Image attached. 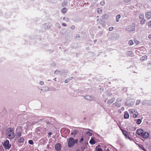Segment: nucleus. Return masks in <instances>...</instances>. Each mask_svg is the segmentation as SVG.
Masks as SVG:
<instances>
[{"instance_id": "1", "label": "nucleus", "mask_w": 151, "mask_h": 151, "mask_svg": "<svg viewBox=\"0 0 151 151\" xmlns=\"http://www.w3.org/2000/svg\"><path fill=\"white\" fill-rule=\"evenodd\" d=\"M6 134L7 138L9 139H12L15 137L14 130L12 128L8 129L6 131Z\"/></svg>"}, {"instance_id": "2", "label": "nucleus", "mask_w": 151, "mask_h": 151, "mask_svg": "<svg viewBox=\"0 0 151 151\" xmlns=\"http://www.w3.org/2000/svg\"><path fill=\"white\" fill-rule=\"evenodd\" d=\"M75 144L74 140L72 137H70L68 140V146L69 147H73Z\"/></svg>"}, {"instance_id": "3", "label": "nucleus", "mask_w": 151, "mask_h": 151, "mask_svg": "<svg viewBox=\"0 0 151 151\" xmlns=\"http://www.w3.org/2000/svg\"><path fill=\"white\" fill-rule=\"evenodd\" d=\"M3 145L4 148L9 149L11 147V145L9 144V141L6 139L4 143H2Z\"/></svg>"}, {"instance_id": "4", "label": "nucleus", "mask_w": 151, "mask_h": 151, "mask_svg": "<svg viewBox=\"0 0 151 151\" xmlns=\"http://www.w3.org/2000/svg\"><path fill=\"white\" fill-rule=\"evenodd\" d=\"M135 27L134 24H133L131 25H129L126 27V30L128 32H131L135 30Z\"/></svg>"}, {"instance_id": "5", "label": "nucleus", "mask_w": 151, "mask_h": 151, "mask_svg": "<svg viewBox=\"0 0 151 151\" xmlns=\"http://www.w3.org/2000/svg\"><path fill=\"white\" fill-rule=\"evenodd\" d=\"M61 147V145L60 143L57 144L55 146V149L57 151H60Z\"/></svg>"}, {"instance_id": "6", "label": "nucleus", "mask_w": 151, "mask_h": 151, "mask_svg": "<svg viewBox=\"0 0 151 151\" xmlns=\"http://www.w3.org/2000/svg\"><path fill=\"white\" fill-rule=\"evenodd\" d=\"M150 134L147 132H145L142 133L141 136L144 138H147L149 136Z\"/></svg>"}, {"instance_id": "7", "label": "nucleus", "mask_w": 151, "mask_h": 151, "mask_svg": "<svg viewBox=\"0 0 151 151\" xmlns=\"http://www.w3.org/2000/svg\"><path fill=\"white\" fill-rule=\"evenodd\" d=\"M143 105L147 104L149 105H151V100H145L142 102Z\"/></svg>"}, {"instance_id": "8", "label": "nucleus", "mask_w": 151, "mask_h": 151, "mask_svg": "<svg viewBox=\"0 0 151 151\" xmlns=\"http://www.w3.org/2000/svg\"><path fill=\"white\" fill-rule=\"evenodd\" d=\"M146 18L147 19H150L151 17V12H147L145 14Z\"/></svg>"}, {"instance_id": "9", "label": "nucleus", "mask_w": 151, "mask_h": 151, "mask_svg": "<svg viewBox=\"0 0 151 151\" xmlns=\"http://www.w3.org/2000/svg\"><path fill=\"white\" fill-rule=\"evenodd\" d=\"M143 130L142 129H137L136 131V133L139 135H142V133H143Z\"/></svg>"}, {"instance_id": "10", "label": "nucleus", "mask_w": 151, "mask_h": 151, "mask_svg": "<svg viewBox=\"0 0 151 151\" xmlns=\"http://www.w3.org/2000/svg\"><path fill=\"white\" fill-rule=\"evenodd\" d=\"M86 99L90 101H92L93 99V97L92 96H85Z\"/></svg>"}, {"instance_id": "11", "label": "nucleus", "mask_w": 151, "mask_h": 151, "mask_svg": "<svg viewBox=\"0 0 151 151\" xmlns=\"http://www.w3.org/2000/svg\"><path fill=\"white\" fill-rule=\"evenodd\" d=\"M122 132L123 134L125 136V137L126 138H128L130 140H132V139L131 138H130V137L128 136L127 134V132L124 130H122Z\"/></svg>"}, {"instance_id": "12", "label": "nucleus", "mask_w": 151, "mask_h": 151, "mask_svg": "<svg viewBox=\"0 0 151 151\" xmlns=\"http://www.w3.org/2000/svg\"><path fill=\"white\" fill-rule=\"evenodd\" d=\"M147 58V56L146 55H145L140 58V60L141 61H144L146 60Z\"/></svg>"}, {"instance_id": "13", "label": "nucleus", "mask_w": 151, "mask_h": 151, "mask_svg": "<svg viewBox=\"0 0 151 151\" xmlns=\"http://www.w3.org/2000/svg\"><path fill=\"white\" fill-rule=\"evenodd\" d=\"M124 117L126 119H127L129 117V114L127 112L125 111L124 112Z\"/></svg>"}, {"instance_id": "14", "label": "nucleus", "mask_w": 151, "mask_h": 151, "mask_svg": "<svg viewBox=\"0 0 151 151\" xmlns=\"http://www.w3.org/2000/svg\"><path fill=\"white\" fill-rule=\"evenodd\" d=\"M78 132V131L76 129L73 130L72 132H71V134L72 135H74V136H75V135L77 134Z\"/></svg>"}, {"instance_id": "15", "label": "nucleus", "mask_w": 151, "mask_h": 151, "mask_svg": "<svg viewBox=\"0 0 151 151\" xmlns=\"http://www.w3.org/2000/svg\"><path fill=\"white\" fill-rule=\"evenodd\" d=\"M135 121H136V123L137 124H140L142 122V120L141 119H135Z\"/></svg>"}, {"instance_id": "16", "label": "nucleus", "mask_w": 151, "mask_h": 151, "mask_svg": "<svg viewBox=\"0 0 151 151\" xmlns=\"http://www.w3.org/2000/svg\"><path fill=\"white\" fill-rule=\"evenodd\" d=\"M91 145H93L96 142L93 139H92V137L91 139L89 141Z\"/></svg>"}, {"instance_id": "17", "label": "nucleus", "mask_w": 151, "mask_h": 151, "mask_svg": "<svg viewBox=\"0 0 151 151\" xmlns=\"http://www.w3.org/2000/svg\"><path fill=\"white\" fill-rule=\"evenodd\" d=\"M49 90V88L47 87H44L41 90L43 91H47Z\"/></svg>"}, {"instance_id": "18", "label": "nucleus", "mask_w": 151, "mask_h": 151, "mask_svg": "<svg viewBox=\"0 0 151 151\" xmlns=\"http://www.w3.org/2000/svg\"><path fill=\"white\" fill-rule=\"evenodd\" d=\"M115 100L114 98H112L111 99L109 100L107 102L108 103H112Z\"/></svg>"}, {"instance_id": "19", "label": "nucleus", "mask_w": 151, "mask_h": 151, "mask_svg": "<svg viewBox=\"0 0 151 151\" xmlns=\"http://www.w3.org/2000/svg\"><path fill=\"white\" fill-rule=\"evenodd\" d=\"M146 20L144 19H141L140 21V23L141 24L143 25L145 24Z\"/></svg>"}, {"instance_id": "20", "label": "nucleus", "mask_w": 151, "mask_h": 151, "mask_svg": "<svg viewBox=\"0 0 151 151\" xmlns=\"http://www.w3.org/2000/svg\"><path fill=\"white\" fill-rule=\"evenodd\" d=\"M121 17V16L120 15L118 14L117 15L116 17V22H118L119 21V19H120Z\"/></svg>"}, {"instance_id": "21", "label": "nucleus", "mask_w": 151, "mask_h": 151, "mask_svg": "<svg viewBox=\"0 0 151 151\" xmlns=\"http://www.w3.org/2000/svg\"><path fill=\"white\" fill-rule=\"evenodd\" d=\"M103 18L104 19H107L109 17V15L106 14H104L102 16Z\"/></svg>"}, {"instance_id": "22", "label": "nucleus", "mask_w": 151, "mask_h": 151, "mask_svg": "<svg viewBox=\"0 0 151 151\" xmlns=\"http://www.w3.org/2000/svg\"><path fill=\"white\" fill-rule=\"evenodd\" d=\"M139 17L140 19H144V16L142 14H140L139 15Z\"/></svg>"}, {"instance_id": "23", "label": "nucleus", "mask_w": 151, "mask_h": 151, "mask_svg": "<svg viewBox=\"0 0 151 151\" xmlns=\"http://www.w3.org/2000/svg\"><path fill=\"white\" fill-rule=\"evenodd\" d=\"M138 113L137 111H136L135 112L134 114H133V116L134 118H136L137 116L138 115Z\"/></svg>"}, {"instance_id": "24", "label": "nucleus", "mask_w": 151, "mask_h": 151, "mask_svg": "<svg viewBox=\"0 0 151 151\" xmlns=\"http://www.w3.org/2000/svg\"><path fill=\"white\" fill-rule=\"evenodd\" d=\"M24 139L23 137H21L18 140V142L19 143H22L23 142Z\"/></svg>"}, {"instance_id": "25", "label": "nucleus", "mask_w": 151, "mask_h": 151, "mask_svg": "<svg viewBox=\"0 0 151 151\" xmlns=\"http://www.w3.org/2000/svg\"><path fill=\"white\" fill-rule=\"evenodd\" d=\"M22 132L20 131L17 132V136L18 137H20L21 136Z\"/></svg>"}, {"instance_id": "26", "label": "nucleus", "mask_w": 151, "mask_h": 151, "mask_svg": "<svg viewBox=\"0 0 151 151\" xmlns=\"http://www.w3.org/2000/svg\"><path fill=\"white\" fill-rule=\"evenodd\" d=\"M67 11V9L66 8H63L62 9V12L63 13H65Z\"/></svg>"}, {"instance_id": "27", "label": "nucleus", "mask_w": 151, "mask_h": 151, "mask_svg": "<svg viewBox=\"0 0 151 151\" xmlns=\"http://www.w3.org/2000/svg\"><path fill=\"white\" fill-rule=\"evenodd\" d=\"M86 134L89 136H91L92 135V133L89 131L86 132Z\"/></svg>"}, {"instance_id": "28", "label": "nucleus", "mask_w": 151, "mask_h": 151, "mask_svg": "<svg viewBox=\"0 0 151 151\" xmlns=\"http://www.w3.org/2000/svg\"><path fill=\"white\" fill-rule=\"evenodd\" d=\"M115 105L118 107H119L121 106V104L120 103H118L117 102L114 103Z\"/></svg>"}, {"instance_id": "29", "label": "nucleus", "mask_w": 151, "mask_h": 151, "mask_svg": "<svg viewBox=\"0 0 151 151\" xmlns=\"http://www.w3.org/2000/svg\"><path fill=\"white\" fill-rule=\"evenodd\" d=\"M128 43L130 45H132L134 44L133 41L131 40H130L128 41Z\"/></svg>"}, {"instance_id": "30", "label": "nucleus", "mask_w": 151, "mask_h": 151, "mask_svg": "<svg viewBox=\"0 0 151 151\" xmlns=\"http://www.w3.org/2000/svg\"><path fill=\"white\" fill-rule=\"evenodd\" d=\"M132 0H123L124 2L126 3L127 4L130 2Z\"/></svg>"}, {"instance_id": "31", "label": "nucleus", "mask_w": 151, "mask_h": 151, "mask_svg": "<svg viewBox=\"0 0 151 151\" xmlns=\"http://www.w3.org/2000/svg\"><path fill=\"white\" fill-rule=\"evenodd\" d=\"M129 112L130 114H132L134 113V112H135L136 111L135 110H133L132 109H129Z\"/></svg>"}, {"instance_id": "32", "label": "nucleus", "mask_w": 151, "mask_h": 151, "mask_svg": "<svg viewBox=\"0 0 151 151\" xmlns=\"http://www.w3.org/2000/svg\"><path fill=\"white\" fill-rule=\"evenodd\" d=\"M101 11H102V10H101V9L99 8L97 9V12L98 13H101Z\"/></svg>"}, {"instance_id": "33", "label": "nucleus", "mask_w": 151, "mask_h": 151, "mask_svg": "<svg viewBox=\"0 0 151 151\" xmlns=\"http://www.w3.org/2000/svg\"><path fill=\"white\" fill-rule=\"evenodd\" d=\"M28 143L29 144L32 145L33 144V142L32 140H29L28 141Z\"/></svg>"}, {"instance_id": "34", "label": "nucleus", "mask_w": 151, "mask_h": 151, "mask_svg": "<svg viewBox=\"0 0 151 151\" xmlns=\"http://www.w3.org/2000/svg\"><path fill=\"white\" fill-rule=\"evenodd\" d=\"M134 42L137 45H138L139 43V41L137 40H134Z\"/></svg>"}, {"instance_id": "35", "label": "nucleus", "mask_w": 151, "mask_h": 151, "mask_svg": "<svg viewBox=\"0 0 151 151\" xmlns=\"http://www.w3.org/2000/svg\"><path fill=\"white\" fill-rule=\"evenodd\" d=\"M122 101V99L121 98H119L117 99V101L118 102H120L121 101Z\"/></svg>"}, {"instance_id": "36", "label": "nucleus", "mask_w": 151, "mask_h": 151, "mask_svg": "<svg viewBox=\"0 0 151 151\" xmlns=\"http://www.w3.org/2000/svg\"><path fill=\"white\" fill-rule=\"evenodd\" d=\"M100 4L102 6H103L105 4V2L104 1H101L100 3Z\"/></svg>"}, {"instance_id": "37", "label": "nucleus", "mask_w": 151, "mask_h": 151, "mask_svg": "<svg viewBox=\"0 0 151 151\" xmlns=\"http://www.w3.org/2000/svg\"><path fill=\"white\" fill-rule=\"evenodd\" d=\"M63 19L66 21V22H68L69 20V19L67 18L64 17Z\"/></svg>"}, {"instance_id": "38", "label": "nucleus", "mask_w": 151, "mask_h": 151, "mask_svg": "<svg viewBox=\"0 0 151 151\" xmlns=\"http://www.w3.org/2000/svg\"><path fill=\"white\" fill-rule=\"evenodd\" d=\"M148 26L151 27V20L149 21L148 22Z\"/></svg>"}, {"instance_id": "39", "label": "nucleus", "mask_w": 151, "mask_h": 151, "mask_svg": "<svg viewBox=\"0 0 151 151\" xmlns=\"http://www.w3.org/2000/svg\"><path fill=\"white\" fill-rule=\"evenodd\" d=\"M139 147L141 148L142 149L144 150V151H147L146 150H145L144 149V148L143 147V146L142 145H140L139 146Z\"/></svg>"}, {"instance_id": "40", "label": "nucleus", "mask_w": 151, "mask_h": 151, "mask_svg": "<svg viewBox=\"0 0 151 151\" xmlns=\"http://www.w3.org/2000/svg\"><path fill=\"white\" fill-rule=\"evenodd\" d=\"M113 29H114V28L113 27H110L109 28V30L110 31L113 30Z\"/></svg>"}, {"instance_id": "41", "label": "nucleus", "mask_w": 151, "mask_h": 151, "mask_svg": "<svg viewBox=\"0 0 151 151\" xmlns=\"http://www.w3.org/2000/svg\"><path fill=\"white\" fill-rule=\"evenodd\" d=\"M125 104L127 105V106H129V105H131V103H128L127 102V101H126L125 103Z\"/></svg>"}, {"instance_id": "42", "label": "nucleus", "mask_w": 151, "mask_h": 151, "mask_svg": "<svg viewBox=\"0 0 151 151\" xmlns=\"http://www.w3.org/2000/svg\"><path fill=\"white\" fill-rule=\"evenodd\" d=\"M140 101L139 100H137V101H136V105H138L139 104V103H140Z\"/></svg>"}, {"instance_id": "43", "label": "nucleus", "mask_w": 151, "mask_h": 151, "mask_svg": "<svg viewBox=\"0 0 151 151\" xmlns=\"http://www.w3.org/2000/svg\"><path fill=\"white\" fill-rule=\"evenodd\" d=\"M40 84L41 85H43V84H44V82H43V81H40Z\"/></svg>"}, {"instance_id": "44", "label": "nucleus", "mask_w": 151, "mask_h": 151, "mask_svg": "<svg viewBox=\"0 0 151 151\" xmlns=\"http://www.w3.org/2000/svg\"><path fill=\"white\" fill-rule=\"evenodd\" d=\"M147 65L148 67H150L151 66V63H148L147 64Z\"/></svg>"}, {"instance_id": "45", "label": "nucleus", "mask_w": 151, "mask_h": 151, "mask_svg": "<svg viewBox=\"0 0 151 151\" xmlns=\"http://www.w3.org/2000/svg\"><path fill=\"white\" fill-rule=\"evenodd\" d=\"M96 151H103L101 148H99Z\"/></svg>"}, {"instance_id": "46", "label": "nucleus", "mask_w": 151, "mask_h": 151, "mask_svg": "<svg viewBox=\"0 0 151 151\" xmlns=\"http://www.w3.org/2000/svg\"><path fill=\"white\" fill-rule=\"evenodd\" d=\"M69 79H66L65 80V83H67L69 82Z\"/></svg>"}, {"instance_id": "47", "label": "nucleus", "mask_w": 151, "mask_h": 151, "mask_svg": "<svg viewBox=\"0 0 151 151\" xmlns=\"http://www.w3.org/2000/svg\"><path fill=\"white\" fill-rule=\"evenodd\" d=\"M78 139H76L75 140H74L75 143H77L78 142Z\"/></svg>"}, {"instance_id": "48", "label": "nucleus", "mask_w": 151, "mask_h": 151, "mask_svg": "<svg viewBox=\"0 0 151 151\" xmlns=\"http://www.w3.org/2000/svg\"><path fill=\"white\" fill-rule=\"evenodd\" d=\"M33 124V123H32L31 124H29V122H28V124H27V125H28L29 126H30L31 125H32Z\"/></svg>"}, {"instance_id": "49", "label": "nucleus", "mask_w": 151, "mask_h": 151, "mask_svg": "<svg viewBox=\"0 0 151 151\" xmlns=\"http://www.w3.org/2000/svg\"><path fill=\"white\" fill-rule=\"evenodd\" d=\"M62 25L64 27H66V24L64 23H63Z\"/></svg>"}, {"instance_id": "50", "label": "nucleus", "mask_w": 151, "mask_h": 151, "mask_svg": "<svg viewBox=\"0 0 151 151\" xmlns=\"http://www.w3.org/2000/svg\"><path fill=\"white\" fill-rule=\"evenodd\" d=\"M71 28L72 29H73L75 28V26H72L71 27Z\"/></svg>"}, {"instance_id": "51", "label": "nucleus", "mask_w": 151, "mask_h": 151, "mask_svg": "<svg viewBox=\"0 0 151 151\" xmlns=\"http://www.w3.org/2000/svg\"><path fill=\"white\" fill-rule=\"evenodd\" d=\"M83 137H82L80 139V142H81L83 141Z\"/></svg>"}, {"instance_id": "52", "label": "nucleus", "mask_w": 151, "mask_h": 151, "mask_svg": "<svg viewBox=\"0 0 151 151\" xmlns=\"http://www.w3.org/2000/svg\"><path fill=\"white\" fill-rule=\"evenodd\" d=\"M148 38L149 39H151V34L149 35L148 36Z\"/></svg>"}, {"instance_id": "53", "label": "nucleus", "mask_w": 151, "mask_h": 151, "mask_svg": "<svg viewBox=\"0 0 151 151\" xmlns=\"http://www.w3.org/2000/svg\"><path fill=\"white\" fill-rule=\"evenodd\" d=\"M64 5L65 6L66 5V3H63L62 4V5L63 6H64Z\"/></svg>"}, {"instance_id": "54", "label": "nucleus", "mask_w": 151, "mask_h": 151, "mask_svg": "<svg viewBox=\"0 0 151 151\" xmlns=\"http://www.w3.org/2000/svg\"><path fill=\"white\" fill-rule=\"evenodd\" d=\"M88 130H90V131H91L92 132H93V131L92 130H91V129H87Z\"/></svg>"}, {"instance_id": "55", "label": "nucleus", "mask_w": 151, "mask_h": 151, "mask_svg": "<svg viewBox=\"0 0 151 151\" xmlns=\"http://www.w3.org/2000/svg\"><path fill=\"white\" fill-rule=\"evenodd\" d=\"M48 134H49V135H51V134H52V133H51V132H50V133H48Z\"/></svg>"}, {"instance_id": "56", "label": "nucleus", "mask_w": 151, "mask_h": 151, "mask_svg": "<svg viewBox=\"0 0 151 151\" xmlns=\"http://www.w3.org/2000/svg\"><path fill=\"white\" fill-rule=\"evenodd\" d=\"M58 72V71H57V70H56V71H55V73H57Z\"/></svg>"}, {"instance_id": "57", "label": "nucleus", "mask_w": 151, "mask_h": 151, "mask_svg": "<svg viewBox=\"0 0 151 151\" xmlns=\"http://www.w3.org/2000/svg\"><path fill=\"white\" fill-rule=\"evenodd\" d=\"M27 127H28V126L27 125H26L25 127V128L26 129H27Z\"/></svg>"}, {"instance_id": "58", "label": "nucleus", "mask_w": 151, "mask_h": 151, "mask_svg": "<svg viewBox=\"0 0 151 151\" xmlns=\"http://www.w3.org/2000/svg\"><path fill=\"white\" fill-rule=\"evenodd\" d=\"M95 1H97L98 0H94Z\"/></svg>"}, {"instance_id": "59", "label": "nucleus", "mask_w": 151, "mask_h": 151, "mask_svg": "<svg viewBox=\"0 0 151 151\" xmlns=\"http://www.w3.org/2000/svg\"><path fill=\"white\" fill-rule=\"evenodd\" d=\"M54 80H55V81H56V78L54 79Z\"/></svg>"}]
</instances>
